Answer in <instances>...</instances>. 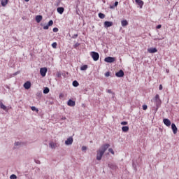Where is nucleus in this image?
I'll return each mask as SVG.
<instances>
[{"label":"nucleus","instance_id":"obj_1","mask_svg":"<svg viewBox=\"0 0 179 179\" xmlns=\"http://www.w3.org/2000/svg\"><path fill=\"white\" fill-rule=\"evenodd\" d=\"M110 147V144L106 143L102 145L99 149L96 151V160H101L104 153H106V151L108 148Z\"/></svg>","mask_w":179,"mask_h":179},{"label":"nucleus","instance_id":"obj_2","mask_svg":"<svg viewBox=\"0 0 179 179\" xmlns=\"http://www.w3.org/2000/svg\"><path fill=\"white\" fill-rule=\"evenodd\" d=\"M154 101H155V105H156V110H159V107L162 106V99H160V96L159 94H156Z\"/></svg>","mask_w":179,"mask_h":179},{"label":"nucleus","instance_id":"obj_3","mask_svg":"<svg viewBox=\"0 0 179 179\" xmlns=\"http://www.w3.org/2000/svg\"><path fill=\"white\" fill-rule=\"evenodd\" d=\"M90 55L94 61H99V58H100V55L97 52H91Z\"/></svg>","mask_w":179,"mask_h":179},{"label":"nucleus","instance_id":"obj_4","mask_svg":"<svg viewBox=\"0 0 179 179\" xmlns=\"http://www.w3.org/2000/svg\"><path fill=\"white\" fill-rule=\"evenodd\" d=\"M104 61L108 64H113V62H115V57H107L104 59Z\"/></svg>","mask_w":179,"mask_h":179},{"label":"nucleus","instance_id":"obj_5","mask_svg":"<svg viewBox=\"0 0 179 179\" xmlns=\"http://www.w3.org/2000/svg\"><path fill=\"white\" fill-rule=\"evenodd\" d=\"M47 71H48L47 67L41 68L40 73L43 78H44V76L47 75Z\"/></svg>","mask_w":179,"mask_h":179},{"label":"nucleus","instance_id":"obj_6","mask_svg":"<svg viewBox=\"0 0 179 179\" xmlns=\"http://www.w3.org/2000/svg\"><path fill=\"white\" fill-rule=\"evenodd\" d=\"M53 24H54V21H52V20H50L48 22V24H47V25H45V26L43 27V30H48L50 26H52Z\"/></svg>","mask_w":179,"mask_h":179},{"label":"nucleus","instance_id":"obj_7","mask_svg":"<svg viewBox=\"0 0 179 179\" xmlns=\"http://www.w3.org/2000/svg\"><path fill=\"white\" fill-rule=\"evenodd\" d=\"M108 167L111 169V170H117V169H118V166H117V164H113V163L108 164Z\"/></svg>","mask_w":179,"mask_h":179},{"label":"nucleus","instance_id":"obj_8","mask_svg":"<svg viewBox=\"0 0 179 179\" xmlns=\"http://www.w3.org/2000/svg\"><path fill=\"white\" fill-rule=\"evenodd\" d=\"M24 89H26V90H29V89H30V87H31V83H30V81H27L24 84Z\"/></svg>","mask_w":179,"mask_h":179},{"label":"nucleus","instance_id":"obj_9","mask_svg":"<svg viewBox=\"0 0 179 179\" xmlns=\"http://www.w3.org/2000/svg\"><path fill=\"white\" fill-rule=\"evenodd\" d=\"M76 103L75 101H73L72 99H69L67 102V106H69V107H75Z\"/></svg>","mask_w":179,"mask_h":179},{"label":"nucleus","instance_id":"obj_10","mask_svg":"<svg viewBox=\"0 0 179 179\" xmlns=\"http://www.w3.org/2000/svg\"><path fill=\"white\" fill-rule=\"evenodd\" d=\"M115 76H117V78L124 77V71L120 70L118 72L115 73Z\"/></svg>","mask_w":179,"mask_h":179},{"label":"nucleus","instance_id":"obj_11","mask_svg":"<svg viewBox=\"0 0 179 179\" xmlns=\"http://www.w3.org/2000/svg\"><path fill=\"white\" fill-rule=\"evenodd\" d=\"M73 143V138L69 137L67 138V140L65 141L66 145H72Z\"/></svg>","mask_w":179,"mask_h":179},{"label":"nucleus","instance_id":"obj_12","mask_svg":"<svg viewBox=\"0 0 179 179\" xmlns=\"http://www.w3.org/2000/svg\"><path fill=\"white\" fill-rule=\"evenodd\" d=\"M148 52L150 54H155V52H157V49L156 48H150L148 49Z\"/></svg>","mask_w":179,"mask_h":179},{"label":"nucleus","instance_id":"obj_13","mask_svg":"<svg viewBox=\"0 0 179 179\" xmlns=\"http://www.w3.org/2000/svg\"><path fill=\"white\" fill-rule=\"evenodd\" d=\"M163 122L166 127H170V125H171V122L169 119H164Z\"/></svg>","mask_w":179,"mask_h":179},{"label":"nucleus","instance_id":"obj_14","mask_svg":"<svg viewBox=\"0 0 179 179\" xmlns=\"http://www.w3.org/2000/svg\"><path fill=\"white\" fill-rule=\"evenodd\" d=\"M171 129H172L174 135H176V134H177V131H178L177 126H176V124L173 123L171 124Z\"/></svg>","mask_w":179,"mask_h":179},{"label":"nucleus","instance_id":"obj_15","mask_svg":"<svg viewBox=\"0 0 179 179\" xmlns=\"http://www.w3.org/2000/svg\"><path fill=\"white\" fill-rule=\"evenodd\" d=\"M111 26H113V22L106 21L104 22V27L108 28L111 27Z\"/></svg>","mask_w":179,"mask_h":179},{"label":"nucleus","instance_id":"obj_16","mask_svg":"<svg viewBox=\"0 0 179 179\" xmlns=\"http://www.w3.org/2000/svg\"><path fill=\"white\" fill-rule=\"evenodd\" d=\"M135 1L137 3V5H138V6H140V8H142V7L143 6V1H142V0H135Z\"/></svg>","mask_w":179,"mask_h":179},{"label":"nucleus","instance_id":"obj_17","mask_svg":"<svg viewBox=\"0 0 179 179\" xmlns=\"http://www.w3.org/2000/svg\"><path fill=\"white\" fill-rule=\"evenodd\" d=\"M57 10V13H59V15H62V13H64V11L65 10V8H64L63 7H58Z\"/></svg>","mask_w":179,"mask_h":179},{"label":"nucleus","instance_id":"obj_18","mask_svg":"<svg viewBox=\"0 0 179 179\" xmlns=\"http://www.w3.org/2000/svg\"><path fill=\"white\" fill-rule=\"evenodd\" d=\"M43 20V15H36V22L37 23H40Z\"/></svg>","mask_w":179,"mask_h":179},{"label":"nucleus","instance_id":"obj_19","mask_svg":"<svg viewBox=\"0 0 179 179\" xmlns=\"http://www.w3.org/2000/svg\"><path fill=\"white\" fill-rule=\"evenodd\" d=\"M122 132H128L129 131V127L128 126H123L122 127Z\"/></svg>","mask_w":179,"mask_h":179},{"label":"nucleus","instance_id":"obj_20","mask_svg":"<svg viewBox=\"0 0 179 179\" xmlns=\"http://www.w3.org/2000/svg\"><path fill=\"white\" fill-rule=\"evenodd\" d=\"M121 24L122 27H125V26H128V21H127V20H123L121 21Z\"/></svg>","mask_w":179,"mask_h":179},{"label":"nucleus","instance_id":"obj_21","mask_svg":"<svg viewBox=\"0 0 179 179\" xmlns=\"http://www.w3.org/2000/svg\"><path fill=\"white\" fill-rule=\"evenodd\" d=\"M49 146L50 148H51V149H55V148H57V143H55L54 142H50L49 143Z\"/></svg>","mask_w":179,"mask_h":179},{"label":"nucleus","instance_id":"obj_22","mask_svg":"<svg viewBox=\"0 0 179 179\" xmlns=\"http://www.w3.org/2000/svg\"><path fill=\"white\" fill-rule=\"evenodd\" d=\"M117 6H118V1H115L113 6L110 5V9H115V7H117Z\"/></svg>","mask_w":179,"mask_h":179},{"label":"nucleus","instance_id":"obj_23","mask_svg":"<svg viewBox=\"0 0 179 179\" xmlns=\"http://www.w3.org/2000/svg\"><path fill=\"white\" fill-rule=\"evenodd\" d=\"M48 93H50V88H48V87H45V88H44V90H43V94H48Z\"/></svg>","mask_w":179,"mask_h":179},{"label":"nucleus","instance_id":"obj_24","mask_svg":"<svg viewBox=\"0 0 179 179\" xmlns=\"http://www.w3.org/2000/svg\"><path fill=\"white\" fill-rule=\"evenodd\" d=\"M0 108H1L2 110H6V106L2 102L0 103Z\"/></svg>","mask_w":179,"mask_h":179},{"label":"nucleus","instance_id":"obj_25","mask_svg":"<svg viewBox=\"0 0 179 179\" xmlns=\"http://www.w3.org/2000/svg\"><path fill=\"white\" fill-rule=\"evenodd\" d=\"M98 16H99V17L100 19H104V17H106V15H104V14L102 13H99L98 14Z\"/></svg>","mask_w":179,"mask_h":179},{"label":"nucleus","instance_id":"obj_26","mask_svg":"<svg viewBox=\"0 0 179 179\" xmlns=\"http://www.w3.org/2000/svg\"><path fill=\"white\" fill-rule=\"evenodd\" d=\"M73 86L74 87H78V86H79V83L76 80L73 81Z\"/></svg>","mask_w":179,"mask_h":179},{"label":"nucleus","instance_id":"obj_27","mask_svg":"<svg viewBox=\"0 0 179 179\" xmlns=\"http://www.w3.org/2000/svg\"><path fill=\"white\" fill-rule=\"evenodd\" d=\"M6 5H8V0H1V6H5Z\"/></svg>","mask_w":179,"mask_h":179},{"label":"nucleus","instance_id":"obj_28","mask_svg":"<svg viewBox=\"0 0 179 179\" xmlns=\"http://www.w3.org/2000/svg\"><path fill=\"white\" fill-rule=\"evenodd\" d=\"M87 68H88L87 65L85 64L80 67V71H86Z\"/></svg>","mask_w":179,"mask_h":179},{"label":"nucleus","instance_id":"obj_29","mask_svg":"<svg viewBox=\"0 0 179 179\" xmlns=\"http://www.w3.org/2000/svg\"><path fill=\"white\" fill-rule=\"evenodd\" d=\"M132 167L134 169L135 171H138V169H136V164H135L134 161L132 162Z\"/></svg>","mask_w":179,"mask_h":179},{"label":"nucleus","instance_id":"obj_30","mask_svg":"<svg viewBox=\"0 0 179 179\" xmlns=\"http://www.w3.org/2000/svg\"><path fill=\"white\" fill-rule=\"evenodd\" d=\"M31 110L32 111H36V113H38V109L37 108H36V106L31 107Z\"/></svg>","mask_w":179,"mask_h":179},{"label":"nucleus","instance_id":"obj_31","mask_svg":"<svg viewBox=\"0 0 179 179\" xmlns=\"http://www.w3.org/2000/svg\"><path fill=\"white\" fill-rule=\"evenodd\" d=\"M10 179H16V178H17V176H16V175H15V174H12V175L10 176Z\"/></svg>","mask_w":179,"mask_h":179},{"label":"nucleus","instance_id":"obj_32","mask_svg":"<svg viewBox=\"0 0 179 179\" xmlns=\"http://www.w3.org/2000/svg\"><path fill=\"white\" fill-rule=\"evenodd\" d=\"M57 42H54V43L52 44V48H57Z\"/></svg>","mask_w":179,"mask_h":179},{"label":"nucleus","instance_id":"obj_33","mask_svg":"<svg viewBox=\"0 0 179 179\" xmlns=\"http://www.w3.org/2000/svg\"><path fill=\"white\" fill-rule=\"evenodd\" d=\"M14 145H15V146H20V145H22V143L17 141V142H15V143H14Z\"/></svg>","mask_w":179,"mask_h":179},{"label":"nucleus","instance_id":"obj_34","mask_svg":"<svg viewBox=\"0 0 179 179\" xmlns=\"http://www.w3.org/2000/svg\"><path fill=\"white\" fill-rule=\"evenodd\" d=\"M108 152H110V153H111L112 155H114V150H113V148H109Z\"/></svg>","mask_w":179,"mask_h":179},{"label":"nucleus","instance_id":"obj_35","mask_svg":"<svg viewBox=\"0 0 179 179\" xmlns=\"http://www.w3.org/2000/svg\"><path fill=\"white\" fill-rule=\"evenodd\" d=\"M81 149H82L83 152H84V150H87V147L83 145Z\"/></svg>","mask_w":179,"mask_h":179},{"label":"nucleus","instance_id":"obj_36","mask_svg":"<svg viewBox=\"0 0 179 179\" xmlns=\"http://www.w3.org/2000/svg\"><path fill=\"white\" fill-rule=\"evenodd\" d=\"M58 30H59V29H58L57 27L53 28V32H54V33H57Z\"/></svg>","mask_w":179,"mask_h":179},{"label":"nucleus","instance_id":"obj_37","mask_svg":"<svg viewBox=\"0 0 179 179\" xmlns=\"http://www.w3.org/2000/svg\"><path fill=\"white\" fill-rule=\"evenodd\" d=\"M154 40L155 41H157V40H164V38H155Z\"/></svg>","mask_w":179,"mask_h":179},{"label":"nucleus","instance_id":"obj_38","mask_svg":"<svg viewBox=\"0 0 179 179\" xmlns=\"http://www.w3.org/2000/svg\"><path fill=\"white\" fill-rule=\"evenodd\" d=\"M121 125H128V122H122Z\"/></svg>","mask_w":179,"mask_h":179},{"label":"nucleus","instance_id":"obj_39","mask_svg":"<svg viewBox=\"0 0 179 179\" xmlns=\"http://www.w3.org/2000/svg\"><path fill=\"white\" fill-rule=\"evenodd\" d=\"M78 34H76L71 37V38H78Z\"/></svg>","mask_w":179,"mask_h":179},{"label":"nucleus","instance_id":"obj_40","mask_svg":"<svg viewBox=\"0 0 179 179\" xmlns=\"http://www.w3.org/2000/svg\"><path fill=\"white\" fill-rule=\"evenodd\" d=\"M105 76H106V78H108V76H110V72H109V71L106 72V73H105Z\"/></svg>","mask_w":179,"mask_h":179},{"label":"nucleus","instance_id":"obj_41","mask_svg":"<svg viewBox=\"0 0 179 179\" xmlns=\"http://www.w3.org/2000/svg\"><path fill=\"white\" fill-rule=\"evenodd\" d=\"M35 163H36V164H41V162L38 159L37 160L35 159Z\"/></svg>","mask_w":179,"mask_h":179},{"label":"nucleus","instance_id":"obj_42","mask_svg":"<svg viewBox=\"0 0 179 179\" xmlns=\"http://www.w3.org/2000/svg\"><path fill=\"white\" fill-rule=\"evenodd\" d=\"M143 110H148V106L147 105H143Z\"/></svg>","mask_w":179,"mask_h":179},{"label":"nucleus","instance_id":"obj_43","mask_svg":"<svg viewBox=\"0 0 179 179\" xmlns=\"http://www.w3.org/2000/svg\"><path fill=\"white\" fill-rule=\"evenodd\" d=\"M57 78H61L62 76L61 72H57Z\"/></svg>","mask_w":179,"mask_h":179},{"label":"nucleus","instance_id":"obj_44","mask_svg":"<svg viewBox=\"0 0 179 179\" xmlns=\"http://www.w3.org/2000/svg\"><path fill=\"white\" fill-rule=\"evenodd\" d=\"M159 90H163V85H159Z\"/></svg>","mask_w":179,"mask_h":179},{"label":"nucleus","instance_id":"obj_45","mask_svg":"<svg viewBox=\"0 0 179 179\" xmlns=\"http://www.w3.org/2000/svg\"><path fill=\"white\" fill-rule=\"evenodd\" d=\"M156 29H162V24H159L156 27Z\"/></svg>","mask_w":179,"mask_h":179},{"label":"nucleus","instance_id":"obj_46","mask_svg":"<svg viewBox=\"0 0 179 179\" xmlns=\"http://www.w3.org/2000/svg\"><path fill=\"white\" fill-rule=\"evenodd\" d=\"M79 45H80V44L79 43H76L75 45H74V47H79Z\"/></svg>","mask_w":179,"mask_h":179},{"label":"nucleus","instance_id":"obj_47","mask_svg":"<svg viewBox=\"0 0 179 179\" xmlns=\"http://www.w3.org/2000/svg\"><path fill=\"white\" fill-rule=\"evenodd\" d=\"M20 72L19 71H17L15 73H13V76H16V75H19Z\"/></svg>","mask_w":179,"mask_h":179},{"label":"nucleus","instance_id":"obj_48","mask_svg":"<svg viewBox=\"0 0 179 179\" xmlns=\"http://www.w3.org/2000/svg\"><path fill=\"white\" fill-rule=\"evenodd\" d=\"M107 93L112 94L113 91L111 90H107Z\"/></svg>","mask_w":179,"mask_h":179},{"label":"nucleus","instance_id":"obj_49","mask_svg":"<svg viewBox=\"0 0 179 179\" xmlns=\"http://www.w3.org/2000/svg\"><path fill=\"white\" fill-rule=\"evenodd\" d=\"M62 0H57V3H58V5H59V3H61V1H62Z\"/></svg>","mask_w":179,"mask_h":179},{"label":"nucleus","instance_id":"obj_50","mask_svg":"<svg viewBox=\"0 0 179 179\" xmlns=\"http://www.w3.org/2000/svg\"><path fill=\"white\" fill-rule=\"evenodd\" d=\"M65 120H66V117H62V121H65Z\"/></svg>","mask_w":179,"mask_h":179},{"label":"nucleus","instance_id":"obj_51","mask_svg":"<svg viewBox=\"0 0 179 179\" xmlns=\"http://www.w3.org/2000/svg\"><path fill=\"white\" fill-rule=\"evenodd\" d=\"M166 72L167 73H169V72H170V70L166 69Z\"/></svg>","mask_w":179,"mask_h":179},{"label":"nucleus","instance_id":"obj_52","mask_svg":"<svg viewBox=\"0 0 179 179\" xmlns=\"http://www.w3.org/2000/svg\"><path fill=\"white\" fill-rule=\"evenodd\" d=\"M25 1V2H29V1H30V0H24Z\"/></svg>","mask_w":179,"mask_h":179},{"label":"nucleus","instance_id":"obj_53","mask_svg":"<svg viewBox=\"0 0 179 179\" xmlns=\"http://www.w3.org/2000/svg\"><path fill=\"white\" fill-rule=\"evenodd\" d=\"M59 97H62V94H61L59 95Z\"/></svg>","mask_w":179,"mask_h":179}]
</instances>
